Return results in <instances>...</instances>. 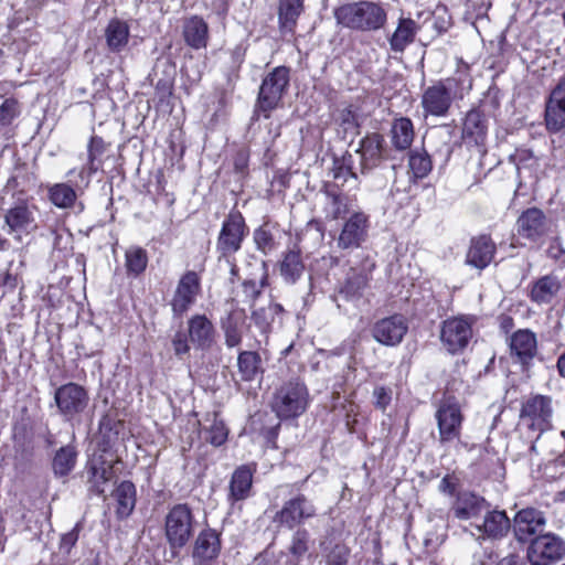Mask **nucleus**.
Wrapping results in <instances>:
<instances>
[{
    "label": "nucleus",
    "mask_w": 565,
    "mask_h": 565,
    "mask_svg": "<svg viewBox=\"0 0 565 565\" xmlns=\"http://www.w3.org/2000/svg\"><path fill=\"white\" fill-rule=\"evenodd\" d=\"M340 24L359 31H376L382 29L387 20L383 6L372 1H360L344 4L334 12Z\"/></svg>",
    "instance_id": "nucleus-1"
},
{
    "label": "nucleus",
    "mask_w": 565,
    "mask_h": 565,
    "mask_svg": "<svg viewBox=\"0 0 565 565\" xmlns=\"http://www.w3.org/2000/svg\"><path fill=\"white\" fill-rule=\"evenodd\" d=\"M308 401L306 385L299 381H289L276 391L271 407L279 418H292L306 411Z\"/></svg>",
    "instance_id": "nucleus-2"
},
{
    "label": "nucleus",
    "mask_w": 565,
    "mask_h": 565,
    "mask_svg": "<svg viewBox=\"0 0 565 565\" xmlns=\"http://www.w3.org/2000/svg\"><path fill=\"white\" fill-rule=\"evenodd\" d=\"M194 531V518L185 503L173 505L164 519V534L171 548L184 547Z\"/></svg>",
    "instance_id": "nucleus-3"
},
{
    "label": "nucleus",
    "mask_w": 565,
    "mask_h": 565,
    "mask_svg": "<svg viewBox=\"0 0 565 565\" xmlns=\"http://www.w3.org/2000/svg\"><path fill=\"white\" fill-rule=\"evenodd\" d=\"M288 84L289 70L285 66L275 67L263 79L258 94L257 109L264 113L266 118L278 106Z\"/></svg>",
    "instance_id": "nucleus-4"
},
{
    "label": "nucleus",
    "mask_w": 565,
    "mask_h": 565,
    "mask_svg": "<svg viewBox=\"0 0 565 565\" xmlns=\"http://www.w3.org/2000/svg\"><path fill=\"white\" fill-rule=\"evenodd\" d=\"M553 402L546 395H532L523 403L520 418L531 429L539 431V435L552 427Z\"/></svg>",
    "instance_id": "nucleus-5"
},
{
    "label": "nucleus",
    "mask_w": 565,
    "mask_h": 565,
    "mask_svg": "<svg viewBox=\"0 0 565 565\" xmlns=\"http://www.w3.org/2000/svg\"><path fill=\"white\" fill-rule=\"evenodd\" d=\"M565 555V542L553 533L534 537L527 547L531 565H553Z\"/></svg>",
    "instance_id": "nucleus-6"
},
{
    "label": "nucleus",
    "mask_w": 565,
    "mask_h": 565,
    "mask_svg": "<svg viewBox=\"0 0 565 565\" xmlns=\"http://www.w3.org/2000/svg\"><path fill=\"white\" fill-rule=\"evenodd\" d=\"M472 337V320L467 317H452L443 322L440 340L446 350L457 353L463 350Z\"/></svg>",
    "instance_id": "nucleus-7"
},
{
    "label": "nucleus",
    "mask_w": 565,
    "mask_h": 565,
    "mask_svg": "<svg viewBox=\"0 0 565 565\" xmlns=\"http://www.w3.org/2000/svg\"><path fill=\"white\" fill-rule=\"evenodd\" d=\"M439 438L441 443L452 441L460 437L463 416L460 405L452 397L443 399L436 412Z\"/></svg>",
    "instance_id": "nucleus-8"
},
{
    "label": "nucleus",
    "mask_w": 565,
    "mask_h": 565,
    "mask_svg": "<svg viewBox=\"0 0 565 565\" xmlns=\"http://www.w3.org/2000/svg\"><path fill=\"white\" fill-rule=\"evenodd\" d=\"M54 399L60 413L67 419L82 414L89 403L87 391L76 383L60 386L55 391Z\"/></svg>",
    "instance_id": "nucleus-9"
},
{
    "label": "nucleus",
    "mask_w": 565,
    "mask_h": 565,
    "mask_svg": "<svg viewBox=\"0 0 565 565\" xmlns=\"http://www.w3.org/2000/svg\"><path fill=\"white\" fill-rule=\"evenodd\" d=\"M316 512L315 504L303 494H298L284 503L282 508L276 512L274 522L292 530L313 518Z\"/></svg>",
    "instance_id": "nucleus-10"
},
{
    "label": "nucleus",
    "mask_w": 565,
    "mask_h": 565,
    "mask_svg": "<svg viewBox=\"0 0 565 565\" xmlns=\"http://www.w3.org/2000/svg\"><path fill=\"white\" fill-rule=\"evenodd\" d=\"M246 235L244 217L239 212H231L224 220L218 238L217 249L222 255L236 253Z\"/></svg>",
    "instance_id": "nucleus-11"
},
{
    "label": "nucleus",
    "mask_w": 565,
    "mask_h": 565,
    "mask_svg": "<svg viewBox=\"0 0 565 565\" xmlns=\"http://www.w3.org/2000/svg\"><path fill=\"white\" fill-rule=\"evenodd\" d=\"M369 232V216L355 211L344 221L337 239L340 249L359 248L365 242Z\"/></svg>",
    "instance_id": "nucleus-12"
},
{
    "label": "nucleus",
    "mask_w": 565,
    "mask_h": 565,
    "mask_svg": "<svg viewBox=\"0 0 565 565\" xmlns=\"http://www.w3.org/2000/svg\"><path fill=\"white\" fill-rule=\"evenodd\" d=\"M471 529L478 540H500L509 533L511 521L504 511L491 510L489 505L480 521L471 523Z\"/></svg>",
    "instance_id": "nucleus-13"
},
{
    "label": "nucleus",
    "mask_w": 565,
    "mask_h": 565,
    "mask_svg": "<svg viewBox=\"0 0 565 565\" xmlns=\"http://www.w3.org/2000/svg\"><path fill=\"white\" fill-rule=\"evenodd\" d=\"M544 121L546 130L552 134L559 132L565 128V75L546 99Z\"/></svg>",
    "instance_id": "nucleus-14"
},
{
    "label": "nucleus",
    "mask_w": 565,
    "mask_h": 565,
    "mask_svg": "<svg viewBox=\"0 0 565 565\" xmlns=\"http://www.w3.org/2000/svg\"><path fill=\"white\" fill-rule=\"evenodd\" d=\"M407 330L406 319L401 315H393L376 321L372 328V335L379 343L394 347L402 342Z\"/></svg>",
    "instance_id": "nucleus-15"
},
{
    "label": "nucleus",
    "mask_w": 565,
    "mask_h": 565,
    "mask_svg": "<svg viewBox=\"0 0 565 565\" xmlns=\"http://www.w3.org/2000/svg\"><path fill=\"white\" fill-rule=\"evenodd\" d=\"M200 291V277L195 271H186L179 280L175 288L171 307L177 316L186 312L194 303Z\"/></svg>",
    "instance_id": "nucleus-16"
},
{
    "label": "nucleus",
    "mask_w": 565,
    "mask_h": 565,
    "mask_svg": "<svg viewBox=\"0 0 565 565\" xmlns=\"http://www.w3.org/2000/svg\"><path fill=\"white\" fill-rule=\"evenodd\" d=\"M490 504L488 501L472 492H461L451 507L454 516L460 521H469L471 523L479 522Z\"/></svg>",
    "instance_id": "nucleus-17"
},
{
    "label": "nucleus",
    "mask_w": 565,
    "mask_h": 565,
    "mask_svg": "<svg viewBox=\"0 0 565 565\" xmlns=\"http://www.w3.org/2000/svg\"><path fill=\"white\" fill-rule=\"evenodd\" d=\"M451 92L444 82H438L426 88L422 96V107L426 115L445 116L451 106Z\"/></svg>",
    "instance_id": "nucleus-18"
},
{
    "label": "nucleus",
    "mask_w": 565,
    "mask_h": 565,
    "mask_svg": "<svg viewBox=\"0 0 565 565\" xmlns=\"http://www.w3.org/2000/svg\"><path fill=\"white\" fill-rule=\"evenodd\" d=\"M221 552L218 534L211 529L203 530L194 541L192 559L194 565H211Z\"/></svg>",
    "instance_id": "nucleus-19"
},
{
    "label": "nucleus",
    "mask_w": 565,
    "mask_h": 565,
    "mask_svg": "<svg viewBox=\"0 0 565 565\" xmlns=\"http://www.w3.org/2000/svg\"><path fill=\"white\" fill-rule=\"evenodd\" d=\"M35 211L36 206L25 201L10 207L4 215V223L9 227L8 232L22 234L35 228Z\"/></svg>",
    "instance_id": "nucleus-20"
},
{
    "label": "nucleus",
    "mask_w": 565,
    "mask_h": 565,
    "mask_svg": "<svg viewBox=\"0 0 565 565\" xmlns=\"http://www.w3.org/2000/svg\"><path fill=\"white\" fill-rule=\"evenodd\" d=\"M66 175L70 183L61 182L52 184L47 188V196L50 202L58 209H71L77 200L78 192L83 193L86 188L77 189L74 181L77 179V169L73 168L67 171Z\"/></svg>",
    "instance_id": "nucleus-21"
},
{
    "label": "nucleus",
    "mask_w": 565,
    "mask_h": 565,
    "mask_svg": "<svg viewBox=\"0 0 565 565\" xmlns=\"http://www.w3.org/2000/svg\"><path fill=\"white\" fill-rule=\"evenodd\" d=\"M190 342L200 350H209L215 342V328L205 315H194L188 320Z\"/></svg>",
    "instance_id": "nucleus-22"
},
{
    "label": "nucleus",
    "mask_w": 565,
    "mask_h": 565,
    "mask_svg": "<svg viewBox=\"0 0 565 565\" xmlns=\"http://www.w3.org/2000/svg\"><path fill=\"white\" fill-rule=\"evenodd\" d=\"M488 132L484 116L478 110H470L465 118L462 127V140L468 147H476L482 151Z\"/></svg>",
    "instance_id": "nucleus-23"
},
{
    "label": "nucleus",
    "mask_w": 565,
    "mask_h": 565,
    "mask_svg": "<svg viewBox=\"0 0 565 565\" xmlns=\"http://www.w3.org/2000/svg\"><path fill=\"white\" fill-rule=\"evenodd\" d=\"M105 151V143L100 137L94 136L90 138L87 146L86 162L77 169V179L74 184L77 189L88 188L92 177L99 168V158Z\"/></svg>",
    "instance_id": "nucleus-24"
},
{
    "label": "nucleus",
    "mask_w": 565,
    "mask_h": 565,
    "mask_svg": "<svg viewBox=\"0 0 565 565\" xmlns=\"http://www.w3.org/2000/svg\"><path fill=\"white\" fill-rule=\"evenodd\" d=\"M513 521L514 533L520 541L526 540L529 536L541 532L546 524L544 513L534 508L520 510Z\"/></svg>",
    "instance_id": "nucleus-25"
},
{
    "label": "nucleus",
    "mask_w": 565,
    "mask_h": 565,
    "mask_svg": "<svg viewBox=\"0 0 565 565\" xmlns=\"http://www.w3.org/2000/svg\"><path fill=\"white\" fill-rule=\"evenodd\" d=\"M512 358L523 365H527L536 354L537 341L534 332L529 329L515 331L510 338Z\"/></svg>",
    "instance_id": "nucleus-26"
},
{
    "label": "nucleus",
    "mask_w": 565,
    "mask_h": 565,
    "mask_svg": "<svg viewBox=\"0 0 565 565\" xmlns=\"http://www.w3.org/2000/svg\"><path fill=\"white\" fill-rule=\"evenodd\" d=\"M516 230L520 236L536 241L547 231L546 217L539 209H527L519 216Z\"/></svg>",
    "instance_id": "nucleus-27"
},
{
    "label": "nucleus",
    "mask_w": 565,
    "mask_h": 565,
    "mask_svg": "<svg viewBox=\"0 0 565 565\" xmlns=\"http://www.w3.org/2000/svg\"><path fill=\"white\" fill-rule=\"evenodd\" d=\"M495 245L487 235L471 239L466 255V264L479 270L484 269L493 259Z\"/></svg>",
    "instance_id": "nucleus-28"
},
{
    "label": "nucleus",
    "mask_w": 565,
    "mask_h": 565,
    "mask_svg": "<svg viewBox=\"0 0 565 565\" xmlns=\"http://www.w3.org/2000/svg\"><path fill=\"white\" fill-rule=\"evenodd\" d=\"M182 34L191 49H205L209 42V25L203 18L191 15L183 21Z\"/></svg>",
    "instance_id": "nucleus-29"
},
{
    "label": "nucleus",
    "mask_w": 565,
    "mask_h": 565,
    "mask_svg": "<svg viewBox=\"0 0 565 565\" xmlns=\"http://www.w3.org/2000/svg\"><path fill=\"white\" fill-rule=\"evenodd\" d=\"M88 483L93 491L97 494H104L109 486V482L114 479V469L110 462L99 458L90 460L88 466Z\"/></svg>",
    "instance_id": "nucleus-30"
},
{
    "label": "nucleus",
    "mask_w": 565,
    "mask_h": 565,
    "mask_svg": "<svg viewBox=\"0 0 565 565\" xmlns=\"http://www.w3.org/2000/svg\"><path fill=\"white\" fill-rule=\"evenodd\" d=\"M254 471L252 466L243 465L233 472L228 494L231 501H243L250 495Z\"/></svg>",
    "instance_id": "nucleus-31"
},
{
    "label": "nucleus",
    "mask_w": 565,
    "mask_h": 565,
    "mask_svg": "<svg viewBox=\"0 0 565 565\" xmlns=\"http://www.w3.org/2000/svg\"><path fill=\"white\" fill-rule=\"evenodd\" d=\"M244 323L245 313L239 309H231L227 316L221 320L225 344L228 348H235L241 343Z\"/></svg>",
    "instance_id": "nucleus-32"
},
{
    "label": "nucleus",
    "mask_w": 565,
    "mask_h": 565,
    "mask_svg": "<svg viewBox=\"0 0 565 565\" xmlns=\"http://www.w3.org/2000/svg\"><path fill=\"white\" fill-rule=\"evenodd\" d=\"M305 269L301 253L296 248L286 252L279 263L280 276L289 285L296 284L302 277Z\"/></svg>",
    "instance_id": "nucleus-33"
},
{
    "label": "nucleus",
    "mask_w": 565,
    "mask_h": 565,
    "mask_svg": "<svg viewBox=\"0 0 565 565\" xmlns=\"http://www.w3.org/2000/svg\"><path fill=\"white\" fill-rule=\"evenodd\" d=\"M417 24L411 18H399L397 26L390 36L388 42L393 52H403L415 40Z\"/></svg>",
    "instance_id": "nucleus-34"
},
{
    "label": "nucleus",
    "mask_w": 565,
    "mask_h": 565,
    "mask_svg": "<svg viewBox=\"0 0 565 565\" xmlns=\"http://www.w3.org/2000/svg\"><path fill=\"white\" fill-rule=\"evenodd\" d=\"M361 172L376 166L382 154V137L377 134L362 139L359 150Z\"/></svg>",
    "instance_id": "nucleus-35"
},
{
    "label": "nucleus",
    "mask_w": 565,
    "mask_h": 565,
    "mask_svg": "<svg viewBox=\"0 0 565 565\" xmlns=\"http://www.w3.org/2000/svg\"><path fill=\"white\" fill-rule=\"evenodd\" d=\"M129 26L127 22L117 18L111 19L105 29V40L107 47L111 52H120L128 44Z\"/></svg>",
    "instance_id": "nucleus-36"
},
{
    "label": "nucleus",
    "mask_w": 565,
    "mask_h": 565,
    "mask_svg": "<svg viewBox=\"0 0 565 565\" xmlns=\"http://www.w3.org/2000/svg\"><path fill=\"white\" fill-rule=\"evenodd\" d=\"M303 0H279L278 21L282 33H292L302 12Z\"/></svg>",
    "instance_id": "nucleus-37"
},
{
    "label": "nucleus",
    "mask_w": 565,
    "mask_h": 565,
    "mask_svg": "<svg viewBox=\"0 0 565 565\" xmlns=\"http://www.w3.org/2000/svg\"><path fill=\"white\" fill-rule=\"evenodd\" d=\"M561 289V282L556 276L546 275L533 282L531 300L542 305L550 303Z\"/></svg>",
    "instance_id": "nucleus-38"
},
{
    "label": "nucleus",
    "mask_w": 565,
    "mask_h": 565,
    "mask_svg": "<svg viewBox=\"0 0 565 565\" xmlns=\"http://www.w3.org/2000/svg\"><path fill=\"white\" fill-rule=\"evenodd\" d=\"M313 541L310 537V533L306 529H297L290 539L288 546L289 558L286 565H299L309 553Z\"/></svg>",
    "instance_id": "nucleus-39"
},
{
    "label": "nucleus",
    "mask_w": 565,
    "mask_h": 565,
    "mask_svg": "<svg viewBox=\"0 0 565 565\" xmlns=\"http://www.w3.org/2000/svg\"><path fill=\"white\" fill-rule=\"evenodd\" d=\"M114 498L117 502L116 513L124 519L131 514L136 505V488L130 481H122L115 490Z\"/></svg>",
    "instance_id": "nucleus-40"
},
{
    "label": "nucleus",
    "mask_w": 565,
    "mask_h": 565,
    "mask_svg": "<svg viewBox=\"0 0 565 565\" xmlns=\"http://www.w3.org/2000/svg\"><path fill=\"white\" fill-rule=\"evenodd\" d=\"M237 369L241 380L254 381L263 372L259 354L254 351H242L237 356Z\"/></svg>",
    "instance_id": "nucleus-41"
},
{
    "label": "nucleus",
    "mask_w": 565,
    "mask_h": 565,
    "mask_svg": "<svg viewBox=\"0 0 565 565\" xmlns=\"http://www.w3.org/2000/svg\"><path fill=\"white\" fill-rule=\"evenodd\" d=\"M392 142L398 150H405L411 147L414 139V127L409 118L401 117L395 119L392 125Z\"/></svg>",
    "instance_id": "nucleus-42"
},
{
    "label": "nucleus",
    "mask_w": 565,
    "mask_h": 565,
    "mask_svg": "<svg viewBox=\"0 0 565 565\" xmlns=\"http://www.w3.org/2000/svg\"><path fill=\"white\" fill-rule=\"evenodd\" d=\"M77 452L73 446L61 447L53 458V470L56 476L68 475L76 462Z\"/></svg>",
    "instance_id": "nucleus-43"
},
{
    "label": "nucleus",
    "mask_w": 565,
    "mask_h": 565,
    "mask_svg": "<svg viewBox=\"0 0 565 565\" xmlns=\"http://www.w3.org/2000/svg\"><path fill=\"white\" fill-rule=\"evenodd\" d=\"M332 175L335 181H341L342 185L350 180L355 181L358 174L353 166V156L348 153L339 159H334Z\"/></svg>",
    "instance_id": "nucleus-44"
},
{
    "label": "nucleus",
    "mask_w": 565,
    "mask_h": 565,
    "mask_svg": "<svg viewBox=\"0 0 565 565\" xmlns=\"http://www.w3.org/2000/svg\"><path fill=\"white\" fill-rule=\"evenodd\" d=\"M126 269L130 275L141 274L148 264L147 252L138 246H131L126 250Z\"/></svg>",
    "instance_id": "nucleus-45"
},
{
    "label": "nucleus",
    "mask_w": 565,
    "mask_h": 565,
    "mask_svg": "<svg viewBox=\"0 0 565 565\" xmlns=\"http://www.w3.org/2000/svg\"><path fill=\"white\" fill-rule=\"evenodd\" d=\"M327 213L332 220H339L351 213V200L343 194H328Z\"/></svg>",
    "instance_id": "nucleus-46"
},
{
    "label": "nucleus",
    "mask_w": 565,
    "mask_h": 565,
    "mask_svg": "<svg viewBox=\"0 0 565 565\" xmlns=\"http://www.w3.org/2000/svg\"><path fill=\"white\" fill-rule=\"evenodd\" d=\"M204 439L211 445L218 447L223 445L227 439V428L224 423L213 415L212 424L209 427L203 428Z\"/></svg>",
    "instance_id": "nucleus-47"
},
{
    "label": "nucleus",
    "mask_w": 565,
    "mask_h": 565,
    "mask_svg": "<svg viewBox=\"0 0 565 565\" xmlns=\"http://www.w3.org/2000/svg\"><path fill=\"white\" fill-rule=\"evenodd\" d=\"M280 310L281 308L279 305L268 303L265 307L255 309L252 313V319L262 331H266L274 322L276 315Z\"/></svg>",
    "instance_id": "nucleus-48"
},
{
    "label": "nucleus",
    "mask_w": 565,
    "mask_h": 565,
    "mask_svg": "<svg viewBox=\"0 0 565 565\" xmlns=\"http://www.w3.org/2000/svg\"><path fill=\"white\" fill-rule=\"evenodd\" d=\"M367 285V276L352 270L341 288L340 292L347 298L358 296Z\"/></svg>",
    "instance_id": "nucleus-49"
},
{
    "label": "nucleus",
    "mask_w": 565,
    "mask_h": 565,
    "mask_svg": "<svg viewBox=\"0 0 565 565\" xmlns=\"http://www.w3.org/2000/svg\"><path fill=\"white\" fill-rule=\"evenodd\" d=\"M409 169L416 178H424L431 170V161L426 152L414 151L408 160Z\"/></svg>",
    "instance_id": "nucleus-50"
},
{
    "label": "nucleus",
    "mask_w": 565,
    "mask_h": 565,
    "mask_svg": "<svg viewBox=\"0 0 565 565\" xmlns=\"http://www.w3.org/2000/svg\"><path fill=\"white\" fill-rule=\"evenodd\" d=\"M512 160L515 163L516 170L521 173L522 170H534L537 168V159L533 152L526 149L516 150L513 154Z\"/></svg>",
    "instance_id": "nucleus-51"
},
{
    "label": "nucleus",
    "mask_w": 565,
    "mask_h": 565,
    "mask_svg": "<svg viewBox=\"0 0 565 565\" xmlns=\"http://www.w3.org/2000/svg\"><path fill=\"white\" fill-rule=\"evenodd\" d=\"M254 242L259 250L264 254L271 252L275 248L274 237L269 230L259 227L254 232Z\"/></svg>",
    "instance_id": "nucleus-52"
},
{
    "label": "nucleus",
    "mask_w": 565,
    "mask_h": 565,
    "mask_svg": "<svg viewBox=\"0 0 565 565\" xmlns=\"http://www.w3.org/2000/svg\"><path fill=\"white\" fill-rule=\"evenodd\" d=\"M18 114V103L14 99H6L0 106V125H10Z\"/></svg>",
    "instance_id": "nucleus-53"
},
{
    "label": "nucleus",
    "mask_w": 565,
    "mask_h": 565,
    "mask_svg": "<svg viewBox=\"0 0 565 565\" xmlns=\"http://www.w3.org/2000/svg\"><path fill=\"white\" fill-rule=\"evenodd\" d=\"M374 405L381 411H385L392 401V390L384 386H376L373 391Z\"/></svg>",
    "instance_id": "nucleus-54"
},
{
    "label": "nucleus",
    "mask_w": 565,
    "mask_h": 565,
    "mask_svg": "<svg viewBox=\"0 0 565 565\" xmlns=\"http://www.w3.org/2000/svg\"><path fill=\"white\" fill-rule=\"evenodd\" d=\"M339 120L345 131H350L352 134L356 131L359 126L358 117L351 108H345L341 110Z\"/></svg>",
    "instance_id": "nucleus-55"
},
{
    "label": "nucleus",
    "mask_w": 565,
    "mask_h": 565,
    "mask_svg": "<svg viewBox=\"0 0 565 565\" xmlns=\"http://www.w3.org/2000/svg\"><path fill=\"white\" fill-rule=\"evenodd\" d=\"M186 335L183 332H177L172 339V348L174 354L179 358L189 354L190 344Z\"/></svg>",
    "instance_id": "nucleus-56"
},
{
    "label": "nucleus",
    "mask_w": 565,
    "mask_h": 565,
    "mask_svg": "<svg viewBox=\"0 0 565 565\" xmlns=\"http://www.w3.org/2000/svg\"><path fill=\"white\" fill-rule=\"evenodd\" d=\"M348 551L343 546H335L327 556V565H345Z\"/></svg>",
    "instance_id": "nucleus-57"
},
{
    "label": "nucleus",
    "mask_w": 565,
    "mask_h": 565,
    "mask_svg": "<svg viewBox=\"0 0 565 565\" xmlns=\"http://www.w3.org/2000/svg\"><path fill=\"white\" fill-rule=\"evenodd\" d=\"M78 540V525H76L72 531L65 533L61 537L60 548L61 551L68 553L71 548L75 545Z\"/></svg>",
    "instance_id": "nucleus-58"
},
{
    "label": "nucleus",
    "mask_w": 565,
    "mask_h": 565,
    "mask_svg": "<svg viewBox=\"0 0 565 565\" xmlns=\"http://www.w3.org/2000/svg\"><path fill=\"white\" fill-rule=\"evenodd\" d=\"M338 264V259L331 255H326L316 259L315 265H312L311 269L317 270H327Z\"/></svg>",
    "instance_id": "nucleus-59"
},
{
    "label": "nucleus",
    "mask_w": 565,
    "mask_h": 565,
    "mask_svg": "<svg viewBox=\"0 0 565 565\" xmlns=\"http://www.w3.org/2000/svg\"><path fill=\"white\" fill-rule=\"evenodd\" d=\"M265 279H266V276L263 277V280H265ZM262 284H264V281H262ZM262 286L263 285L258 286L256 284V281H254V280H246L243 284V289H244V292L246 294V296H248L250 298H256L260 294Z\"/></svg>",
    "instance_id": "nucleus-60"
},
{
    "label": "nucleus",
    "mask_w": 565,
    "mask_h": 565,
    "mask_svg": "<svg viewBox=\"0 0 565 565\" xmlns=\"http://www.w3.org/2000/svg\"><path fill=\"white\" fill-rule=\"evenodd\" d=\"M439 490L445 493H452L455 490V484L451 482L449 476H446L441 479L439 483Z\"/></svg>",
    "instance_id": "nucleus-61"
},
{
    "label": "nucleus",
    "mask_w": 565,
    "mask_h": 565,
    "mask_svg": "<svg viewBox=\"0 0 565 565\" xmlns=\"http://www.w3.org/2000/svg\"><path fill=\"white\" fill-rule=\"evenodd\" d=\"M498 565H521V561L516 555H509L503 557Z\"/></svg>",
    "instance_id": "nucleus-62"
},
{
    "label": "nucleus",
    "mask_w": 565,
    "mask_h": 565,
    "mask_svg": "<svg viewBox=\"0 0 565 565\" xmlns=\"http://www.w3.org/2000/svg\"><path fill=\"white\" fill-rule=\"evenodd\" d=\"M559 375L565 379V352L557 360Z\"/></svg>",
    "instance_id": "nucleus-63"
},
{
    "label": "nucleus",
    "mask_w": 565,
    "mask_h": 565,
    "mask_svg": "<svg viewBox=\"0 0 565 565\" xmlns=\"http://www.w3.org/2000/svg\"><path fill=\"white\" fill-rule=\"evenodd\" d=\"M256 565H277V562L273 558L263 557L256 559Z\"/></svg>",
    "instance_id": "nucleus-64"
}]
</instances>
